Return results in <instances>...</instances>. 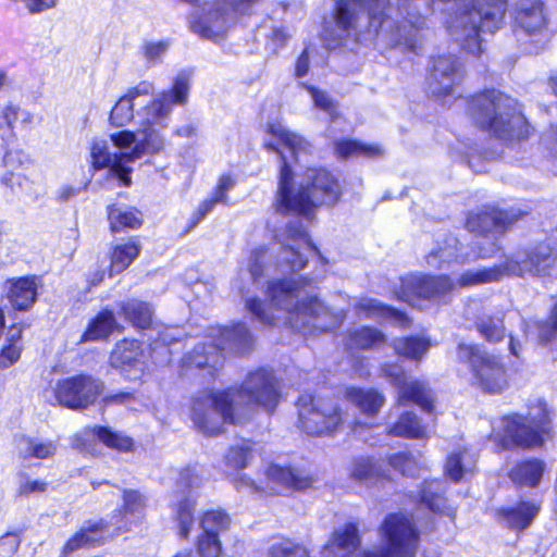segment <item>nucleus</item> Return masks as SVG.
<instances>
[{
  "mask_svg": "<svg viewBox=\"0 0 557 557\" xmlns=\"http://www.w3.org/2000/svg\"><path fill=\"white\" fill-rule=\"evenodd\" d=\"M268 150L280 154L282 166L275 197L276 211L308 214L320 206H334L341 197L338 181L325 169L306 166L311 145L281 123L268 126Z\"/></svg>",
  "mask_w": 557,
  "mask_h": 557,
  "instance_id": "f257e3e1",
  "label": "nucleus"
},
{
  "mask_svg": "<svg viewBox=\"0 0 557 557\" xmlns=\"http://www.w3.org/2000/svg\"><path fill=\"white\" fill-rule=\"evenodd\" d=\"M505 274L523 276H557V256H553L546 245H540L531 251H518L504 264L462 273L454 283L447 275L410 274L401 278L397 298L412 307L423 308V302L440 304L457 286L472 287L499 281Z\"/></svg>",
  "mask_w": 557,
  "mask_h": 557,
  "instance_id": "f03ea898",
  "label": "nucleus"
},
{
  "mask_svg": "<svg viewBox=\"0 0 557 557\" xmlns=\"http://www.w3.org/2000/svg\"><path fill=\"white\" fill-rule=\"evenodd\" d=\"M306 287L305 277L273 280L267 288L270 302L265 305L258 298H247L246 309L263 324L284 320L305 335L338 329L346 318V310L327 307L317 296L309 295Z\"/></svg>",
  "mask_w": 557,
  "mask_h": 557,
  "instance_id": "7ed1b4c3",
  "label": "nucleus"
},
{
  "mask_svg": "<svg viewBox=\"0 0 557 557\" xmlns=\"http://www.w3.org/2000/svg\"><path fill=\"white\" fill-rule=\"evenodd\" d=\"M276 380L264 369L247 375L238 389L222 392L202 391L190 399L189 418L198 432L205 436H216L226 424L242 422V406L260 407L272 411L278 403Z\"/></svg>",
  "mask_w": 557,
  "mask_h": 557,
  "instance_id": "20e7f679",
  "label": "nucleus"
},
{
  "mask_svg": "<svg viewBox=\"0 0 557 557\" xmlns=\"http://www.w3.org/2000/svg\"><path fill=\"white\" fill-rule=\"evenodd\" d=\"M190 89V76L181 72L174 78L171 89L158 94L153 100L137 111V124L141 139L129 152L133 162L145 153H158L165 145L162 131L168 126L173 106H183L187 102Z\"/></svg>",
  "mask_w": 557,
  "mask_h": 557,
  "instance_id": "39448f33",
  "label": "nucleus"
},
{
  "mask_svg": "<svg viewBox=\"0 0 557 557\" xmlns=\"http://www.w3.org/2000/svg\"><path fill=\"white\" fill-rule=\"evenodd\" d=\"M468 114L480 128L505 140H520L529 136L530 126L517 101L496 89L474 95L468 102Z\"/></svg>",
  "mask_w": 557,
  "mask_h": 557,
  "instance_id": "423d86ee",
  "label": "nucleus"
},
{
  "mask_svg": "<svg viewBox=\"0 0 557 557\" xmlns=\"http://www.w3.org/2000/svg\"><path fill=\"white\" fill-rule=\"evenodd\" d=\"M207 338L208 342L197 345L191 352L184 357L183 367L206 370L210 376H213L222 366V351L246 354L251 349L253 343L252 335L244 323L224 327L213 326Z\"/></svg>",
  "mask_w": 557,
  "mask_h": 557,
  "instance_id": "0eeeda50",
  "label": "nucleus"
},
{
  "mask_svg": "<svg viewBox=\"0 0 557 557\" xmlns=\"http://www.w3.org/2000/svg\"><path fill=\"white\" fill-rule=\"evenodd\" d=\"M548 411L546 404L539 399L530 407L528 417L521 414L506 416L492 424L491 438L503 448L512 445L536 447L543 443L547 432Z\"/></svg>",
  "mask_w": 557,
  "mask_h": 557,
  "instance_id": "6e6552de",
  "label": "nucleus"
},
{
  "mask_svg": "<svg viewBox=\"0 0 557 557\" xmlns=\"http://www.w3.org/2000/svg\"><path fill=\"white\" fill-rule=\"evenodd\" d=\"M360 547L358 525L352 522L336 528L320 552V557H356ZM267 557H310L302 545L290 540L274 541L267 549Z\"/></svg>",
  "mask_w": 557,
  "mask_h": 557,
  "instance_id": "1a4fd4ad",
  "label": "nucleus"
},
{
  "mask_svg": "<svg viewBox=\"0 0 557 557\" xmlns=\"http://www.w3.org/2000/svg\"><path fill=\"white\" fill-rule=\"evenodd\" d=\"M457 358L470 366L473 384L484 392L500 393L508 386L506 369L499 357L482 350L478 345L459 343Z\"/></svg>",
  "mask_w": 557,
  "mask_h": 557,
  "instance_id": "9d476101",
  "label": "nucleus"
},
{
  "mask_svg": "<svg viewBox=\"0 0 557 557\" xmlns=\"http://www.w3.org/2000/svg\"><path fill=\"white\" fill-rule=\"evenodd\" d=\"M103 385L90 375L78 374L50 382L42 397L51 405L69 409H85L92 405L102 393Z\"/></svg>",
  "mask_w": 557,
  "mask_h": 557,
  "instance_id": "9b49d317",
  "label": "nucleus"
},
{
  "mask_svg": "<svg viewBox=\"0 0 557 557\" xmlns=\"http://www.w3.org/2000/svg\"><path fill=\"white\" fill-rule=\"evenodd\" d=\"M524 214H528V211L515 209L500 211L494 207H485L478 212H471L467 219L466 226L469 232L483 236L482 242L478 243L479 251L476 257H493L499 250L495 239L504 234L505 228L509 224Z\"/></svg>",
  "mask_w": 557,
  "mask_h": 557,
  "instance_id": "f8f14e48",
  "label": "nucleus"
},
{
  "mask_svg": "<svg viewBox=\"0 0 557 557\" xmlns=\"http://www.w3.org/2000/svg\"><path fill=\"white\" fill-rule=\"evenodd\" d=\"M202 480L194 468L183 469L171 502L172 519L181 539H188L195 524L198 490Z\"/></svg>",
  "mask_w": 557,
  "mask_h": 557,
  "instance_id": "ddd939ff",
  "label": "nucleus"
},
{
  "mask_svg": "<svg viewBox=\"0 0 557 557\" xmlns=\"http://www.w3.org/2000/svg\"><path fill=\"white\" fill-rule=\"evenodd\" d=\"M381 534L385 548L377 552H364L361 557H414L419 543V534L406 516L392 513L382 525Z\"/></svg>",
  "mask_w": 557,
  "mask_h": 557,
  "instance_id": "4468645a",
  "label": "nucleus"
},
{
  "mask_svg": "<svg viewBox=\"0 0 557 557\" xmlns=\"http://www.w3.org/2000/svg\"><path fill=\"white\" fill-rule=\"evenodd\" d=\"M299 426L309 435L330 434L346 420L332 399L301 395L297 403Z\"/></svg>",
  "mask_w": 557,
  "mask_h": 557,
  "instance_id": "2eb2a0df",
  "label": "nucleus"
},
{
  "mask_svg": "<svg viewBox=\"0 0 557 557\" xmlns=\"http://www.w3.org/2000/svg\"><path fill=\"white\" fill-rule=\"evenodd\" d=\"M515 32L530 37L529 53L537 54L552 38L548 17L541 0H520L515 11Z\"/></svg>",
  "mask_w": 557,
  "mask_h": 557,
  "instance_id": "dca6fc26",
  "label": "nucleus"
},
{
  "mask_svg": "<svg viewBox=\"0 0 557 557\" xmlns=\"http://www.w3.org/2000/svg\"><path fill=\"white\" fill-rule=\"evenodd\" d=\"M277 238L282 244V249L274 267L281 273L302 270L307 263L308 252L319 255L299 221L289 223L284 233L277 235Z\"/></svg>",
  "mask_w": 557,
  "mask_h": 557,
  "instance_id": "f3484780",
  "label": "nucleus"
},
{
  "mask_svg": "<svg viewBox=\"0 0 557 557\" xmlns=\"http://www.w3.org/2000/svg\"><path fill=\"white\" fill-rule=\"evenodd\" d=\"M384 376L389 382L398 387V404L405 405L412 401L417 404L422 410L432 412L433 397L426 384L421 381H406V375L401 366L399 364H385L382 369Z\"/></svg>",
  "mask_w": 557,
  "mask_h": 557,
  "instance_id": "a211bd4d",
  "label": "nucleus"
},
{
  "mask_svg": "<svg viewBox=\"0 0 557 557\" xmlns=\"http://www.w3.org/2000/svg\"><path fill=\"white\" fill-rule=\"evenodd\" d=\"M129 152L112 151V147L106 139H94L90 146L91 165L95 170L109 168L110 171L123 183L131 185L129 164L133 159L128 158Z\"/></svg>",
  "mask_w": 557,
  "mask_h": 557,
  "instance_id": "6ab92c4d",
  "label": "nucleus"
},
{
  "mask_svg": "<svg viewBox=\"0 0 557 557\" xmlns=\"http://www.w3.org/2000/svg\"><path fill=\"white\" fill-rule=\"evenodd\" d=\"M146 352L140 342L122 339L110 355V364L129 380L139 379L146 368Z\"/></svg>",
  "mask_w": 557,
  "mask_h": 557,
  "instance_id": "aec40b11",
  "label": "nucleus"
},
{
  "mask_svg": "<svg viewBox=\"0 0 557 557\" xmlns=\"http://www.w3.org/2000/svg\"><path fill=\"white\" fill-rule=\"evenodd\" d=\"M462 75L458 60L453 55H441L433 62L429 78V89L432 96L446 97L461 82Z\"/></svg>",
  "mask_w": 557,
  "mask_h": 557,
  "instance_id": "412c9836",
  "label": "nucleus"
},
{
  "mask_svg": "<svg viewBox=\"0 0 557 557\" xmlns=\"http://www.w3.org/2000/svg\"><path fill=\"white\" fill-rule=\"evenodd\" d=\"M227 27V18L220 8L208 12L197 11L189 16V28L205 39L219 40Z\"/></svg>",
  "mask_w": 557,
  "mask_h": 557,
  "instance_id": "4be33fe9",
  "label": "nucleus"
},
{
  "mask_svg": "<svg viewBox=\"0 0 557 557\" xmlns=\"http://www.w3.org/2000/svg\"><path fill=\"white\" fill-rule=\"evenodd\" d=\"M146 497L137 490H123L122 506L115 522L119 531H128L138 525L145 518Z\"/></svg>",
  "mask_w": 557,
  "mask_h": 557,
  "instance_id": "5701e85b",
  "label": "nucleus"
},
{
  "mask_svg": "<svg viewBox=\"0 0 557 557\" xmlns=\"http://www.w3.org/2000/svg\"><path fill=\"white\" fill-rule=\"evenodd\" d=\"M268 488L272 493H282L288 490H305L311 485V479L298 470L289 467L271 465L265 471Z\"/></svg>",
  "mask_w": 557,
  "mask_h": 557,
  "instance_id": "b1692460",
  "label": "nucleus"
},
{
  "mask_svg": "<svg viewBox=\"0 0 557 557\" xmlns=\"http://www.w3.org/2000/svg\"><path fill=\"white\" fill-rule=\"evenodd\" d=\"M153 84L147 81L140 82L135 87L127 90L112 108L110 112V122L116 127L128 124L134 119V101L140 96H147L153 92Z\"/></svg>",
  "mask_w": 557,
  "mask_h": 557,
  "instance_id": "393cba45",
  "label": "nucleus"
},
{
  "mask_svg": "<svg viewBox=\"0 0 557 557\" xmlns=\"http://www.w3.org/2000/svg\"><path fill=\"white\" fill-rule=\"evenodd\" d=\"M7 297L15 310L26 311L37 299L38 283L35 277L25 276L8 280Z\"/></svg>",
  "mask_w": 557,
  "mask_h": 557,
  "instance_id": "a878e982",
  "label": "nucleus"
},
{
  "mask_svg": "<svg viewBox=\"0 0 557 557\" xmlns=\"http://www.w3.org/2000/svg\"><path fill=\"white\" fill-rule=\"evenodd\" d=\"M355 311L360 318L387 320L403 327L410 325V320L405 313L384 305L377 299L361 298L355 305Z\"/></svg>",
  "mask_w": 557,
  "mask_h": 557,
  "instance_id": "bb28decb",
  "label": "nucleus"
},
{
  "mask_svg": "<svg viewBox=\"0 0 557 557\" xmlns=\"http://www.w3.org/2000/svg\"><path fill=\"white\" fill-rule=\"evenodd\" d=\"M4 330V312L0 308V369H8L16 363L21 357L23 349L22 346V326L17 324L11 325L4 337L2 332Z\"/></svg>",
  "mask_w": 557,
  "mask_h": 557,
  "instance_id": "cd10ccee",
  "label": "nucleus"
},
{
  "mask_svg": "<svg viewBox=\"0 0 557 557\" xmlns=\"http://www.w3.org/2000/svg\"><path fill=\"white\" fill-rule=\"evenodd\" d=\"M271 255L268 249L260 247L250 251L245 264L242 265L239 272L240 284L237 286L239 292H244L245 286L242 285L245 275H249L251 282L256 285L260 280L269 274L273 264L270 262Z\"/></svg>",
  "mask_w": 557,
  "mask_h": 557,
  "instance_id": "c85d7f7f",
  "label": "nucleus"
},
{
  "mask_svg": "<svg viewBox=\"0 0 557 557\" xmlns=\"http://www.w3.org/2000/svg\"><path fill=\"white\" fill-rule=\"evenodd\" d=\"M468 260V256L460 253L458 239L451 235L447 236L443 246H438L426 256V262L430 267L444 269L453 263L462 264Z\"/></svg>",
  "mask_w": 557,
  "mask_h": 557,
  "instance_id": "c756f323",
  "label": "nucleus"
},
{
  "mask_svg": "<svg viewBox=\"0 0 557 557\" xmlns=\"http://www.w3.org/2000/svg\"><path fill=\"white\" fill-rule=\"evenodd\" d=\"M540 511V505L533 502H521L511 508L498 511L499 518L511 529L523 530L528 528Z\"/></svg>",
  "mask_w": 557,
  "mask_h": 557,
  "instance_id": "7c9ffc66",
  "label": "nucleus"
},
{
  "mask_svg": "<svg viewBox=\"0 0 557 557\" xmlns=\"http://www.w3.org/2000/svg\"><path fill=\"white\" fill-rule=\"evenodd\" d=\"M345 396L368 417H374L385 401L384 396L374 388L348 387Z\"/></svg>",
  "mask_w": 557,
  "mask_h": 557,
  "instance_id": "2f4dec72",
  "label": "nucleus"
},
{
  "mask_svg": "<svg viewBox=\"0 0 557 557\" xmlns=\"http://www.w3.org/2000/svg\"><path fill=\"white\" fill-rule=\"evenodd\" d=\"M18 456L24 460L32 458L48 459L58 450V443L50 440H40L22 436L16 441Z\"/></svg>",
  "mask_w": 557,
  "mask_h": 557,
  "instance_id": "473e14b6",
  "label": "nucleus"
},
{
  "mask_svg": "<svg viewBox=\"0 0 557 557\" xmlns=\"http://www.w3.org/2000/svg\"><path fill=\"white\" fill-rule=\"evenodd\" d=\"M119 324L111 310L104 309L100 311L87 325L86 331L83 333L81 342H96L109 337Z\"/></svg>",
  "mask_w": 557,
  "mask_h": 557,
  "instance_id": "72a5a7b5",
  "label": "nucleus"
},
{
  "mask_svg": "<svg viewBox=\"0 0 557 557\" xmlns=\"http://www.w3.org/2000/svg\"><path fill=\"white\" fill-rule=\"evenodd\" d=\"M393 348L398 356L418 362L428 354L431 341L424 335H411L394 339Z\"/></svg>",
  "mask_w": 557,
  "mask_h": 557,
  "instance_id": "f704fd0d",
  "label": "nucleus"
},
{
  "mask_svg": "<svg viewBox=\"0 0 557 557\" xmlns=\"http://www.w3.org/2000/svg\"><path fill=\"white\" fill-rule=\"evenodd\" d=\"M102 522L101 523H90L83 525L79 531H77L71 539L65 543L62 555L66 556L72 554L81 548L92 546L96 543H99L102 534Z\"/></svg>",
  "mask_w": 557,
  "mask_h": 557,
  "instance_id": "c9c22d12",
  "label": "nucleus"
},
{
  "mask_svg": "<svg viewBox=\"0 0 557 557\" xmlns=\"http://www.w3.org/2000/svg\"><path fill=\"white\" fill-rule=\"evenodd\" d=\"M388 433L398 437L406 438H428L430 431L426 425L421 424L413 412L403 413L396 423H394Z\"/></svg>",
  "mask_w": 557,
  "mask_h": 557,
  "instance_id": "e433bc0d",
  "label": "nucleus"
},
{
  "mask_svg": "<svg viewBox=\"0 0 557 557\" xmlns=\"http://www.w3.org/2000/svg\"><path fill=\"white\" fill-rule=\"evenodd\" d=\"M386 342V335L371 326H360L351 331L347 338V346L351 349L379 348Z\"/></svg>",
  "mask_w": 557,
  "mask_h": 557,
  "instance_id": "4c0bfd02",
  "label": "nucleus"
},
{
  "mask_svg": "<svg viewBox=\"0 0 557 557\" xmlns=\"http://www.w3.org/2000/svg\"><path fill=\"white\" fill-rule=\"evenodd\" d=\"M475 467V457L468 449L453 451L446 460L445 472L455 482L471 473Z\"/></svg>",
  "mask_w": 557,
  "mask_h": 557,
  "instance_id": "58836bf2",
  "label": "nucleus"
},
{
  "mask_svg": "<svg viewBox=\"0 0 557 557\" xmlns=\"http://www.w3.org/2000/svg\"><path fill=\"white\" fill-rule=\"evenodd\" d=\"M121 313L133 326L146 329L152 322V309L144 301L131 299L120 305Z\"/></svg>",
  "mask_w": 557,
  "mask_h": 557,
  "instance_id": "ea45409f",
  "label": "nucleus"
},
{
  "mask_svg": "<svg viewBox=\"0 0 557 557\" xmlns=\"http://www.w3.org/2000/svg\"><path fill=\"white\" fill-rule=\"evenodd\" d=\"M232 519L230 515L222 509H210L205 511L199 518L200 532L223 536L231 528Z\"/></svg>",
  "mask_w": 557,
  "mask_h": 557,
  "instance_id": "a19ab883",
  "label": "nucleus"
},
{
  "mask_svg": "<svg viewBox=\"0 0 557 557\" xmlns=\"http://www.w3.org/2000/svg\"><path fill=\"white\" fill-rule=\"evenodd\" d=\"M544 472V463L540 460H527L518 463L509 473L510 479L518 485L535 486Z\"/></svg>",
  "mask_w": 557,
  "mask_h": 557,
  "instance_id": "79ce46f5",
  "label": "nucleus"
},
{
  "mask_svg": "<svg viewBox=\"0 0 557 557\" xmlns=\"http://www.w3.org/2000/svg\"><path fill=\"white\" fill-rule=\"evenodd\" d=\"M85 433L92 434L103 445L117 451H132L134 447V442L131 437L122 433L114 432L107 426H94L90 430H86Z\"/></svg>",
  "mask_w": 557,
  "mask_h": 557,
  "instance_id": "37998d69",
  "label": "nucleus"
},
{
  "mask_svg": "<svg viewBox=\"0 0 557 557\" xmlns=\"http://www.w3.org/2000/svg\"><path fill=\"white\" fill-rule=\"evenodd\" d=\"M419 499L422 505L433 512L453 515V509L446 507V499L442 495V483L437 480L425 482L419 494Z\"/></svg>",
  "mask_w": 557,
  "mask_h": 557,
  "instance_id": "c03bdc74",
  "label": "nucleus"
},
{
  "mask_svg": "<svg viewBox=\"0 0 557 557\" xmlns=\"http://www.w3.org/2000/svg\"><path fill=\"white\" fill-rule=\"evenodd\" d=\"M138 253L139 246L134 240L116 245L111 253L110 275L119 274L126 270L137 258Z\"/></svg>",
  "mask_w": 557,
  "mask_h": 557,
  "instance_id": "a18cd8bd",
  "label": "nucleus"
},
{
  "mask_svg": "<svg viewBox=\"0 0 557 557\" xmlns=\"http://www.w3.org/2000/svg\"><path fill=\"white\" fill-rule=\"evenodd\" d=\"M108 219L113 233L121 232L124 228H138L141 225L139 212L117 206L108 208Z\"/></svg>",
  "mask_w": 557,
  "mask_h": 557,
  "instance_id": "49530a36",
  "label": "nucleus"
},
{
  "mask_svg": "<svg viewBox=\"0 0 557 557\" xmlns=\"http://www.w3.org/2000/svg\"><path fill=\"white\" fill-rule=\"evenodd\" d=\"M336 152L341 158H377L383 154V149L379 145L364 144L357 140H342L336 143Z\"/></svg>",
  "mask_w": 557,
  "mask_h": 557,
  "instance_id": "de8ad7c7",
  "label": "nucleus"
},
{
  "mask_svg": "<svg viewBox=\"0 0 557 557\" xmlns=\"http://www.w3.org/2000/svg\"><path fill=\"white\" fill-rule=\"evenodd\" d=\"M1 113L11 132L15 129L28 132L34 124V115L29 111L21 109L17 104H7Z\"/></svg>",
  "mask_w": 557,
  "mask_h": 557,
  "instance_id": "09e8293b",
  "label": "nucleus"
},
{
  "mask_svg": "<svg viewBox=\"0 0 557 557\" xmlns=\"http://www.w3.org/2000/svg\"><path fill=\"white\" fill-rule=\"evenodd\" d=\"M252 457V443L240 440L232 445L225 455L226 466L234 470H242L247 467Z\"/></svg>",
  "mask_w": 557,
  "mask_h": 557,
  "instance_id": "8fccbe9b",
  "label": "nucleus"
},
{
  "mask_svg": "<svg viewBox=\"0 0 557 557\" xmlns=\"http://www.w3.org/2000/svg\"><path fill=\"white\" fill-rule=\"evenodd\" d=\"M476 330L490 343L500 342L505 337L503 317L499 315H483L476 321Z\"/></svg>",
  "mask_w": 557,
  "mask_h": 557,
  "instance_id": "3c124183",
  "label": "nucleus"
},
{
  "mask_svg": "<svg viewBox=\"0 0 557 557\" xmlns=\"http://www.w3.org/2000/svg\"><path fill=\"white\" fill-rule=\"evenodd\" d=\"M354 480L367 485L375 483L380 478L379 468L368 458L356 459L350 469Z\"/></svg>",
  "mask_w": 557,
  "mask_h": 557,
  "instance_id": "603ef678",
  "label": "nucleus"
},
{
  "mask_svg": "<svg viewBox=\"0 0 557 557\" xmlns=\"http://www.w3.org/2000/svg\"><path fill=\"white\" fill-rule=\"evenodd\" d=\"M196 549L199 557H221L222 541L215 535L200 532L197 536Z\"/></svg>",
  "mask_w": 557,
  "mask_h": 557,
  "instance_id": "864d4df0",
  "label": "nucleus"
},
{
  "mask_svg": "<svg viewBox=\"0 0 557 557\" xmlns=\"http://www.w3.org/2000/svg\"><path fill=\"white\" fill-rule=\"evenodd\" d=\"M170 46L171 41L169 39H163L158 41H146L141 49L147 62L157 64L162 61Z\"/></svg>",
  "mask_w": 557,
  "mask_h": 557,
  "instance_id": "5fc2aeb1",
  "label": "nucleus"
},
{
  "mask_svg": "<svg viewBox=\"0 0 557 557\" xmlns=\"http://www.w3.org/2000/svg\"><path fill=\"white\" fill-rule=\"evenodd\" d=\"M389 463L404 475L414 476L420 470L416 459L406 453H398L391 456Z\"/></svg>",
  "mask_w": 557,
  "mask_h": 557,
  "instance_id": "6e6d98bb",
  "label": "nucleus"
},
{
  "mask_svg": "<svg viewBox=\"0 0 557 557\" xmlns=\"http://www.w3.org/2000/svg\"><path fill=\"white\" fill-rule=\"evenodd\" d=\"M18 486L17 495L28 497L32 494H39L46 492L48 483L42 480L32 479L25 473H20L17 476Z\"/></svg>",
  "mask_w": 557,
  "mask_h": 557,
  "instance_id": "4d7b16f0",
  "label": "nucleus"
},
{
  "mask_svg": "<svg viewBox=\"0 0 557 557\" xmlns=\"http://www.w3.org/2000/svg\"><path fill=\"white\" fill-rule=\"evenodd\" d=\"M308 92L310 94L312 101L314 103V107L317 109H320L324 112H326L333 120V122L336 121V107L333 102V100L329 97V95L322 90H319L314 88L313 86H304Z\"/></svg>",
  "mask_w": 557,
  "mask_h": 557,
  "instance_id": "13d9d810",
  "label": "nucleus"
},
{
  "mask_svg": "<svg viewBox=\"0 0 557 557\" xmlns=\"http://www.w3.org/2000/svg\"><path fill=\"white\" fill-rule=\"evenodd\" d=\"M533 327L536 329L537 337L542 343L548 342L557 333V305L554 306L550 315L546 321L536 322Z\"/></svg>",
  "mask_w": 557,
  "mask_h": 557,
  "instance_id": "bf43d9fd",
  "label": "nucleus"
},
{
  "mask_svg": "<svg viewBox=\"0 0 557 557\" xmlns=\"http://www.w3.org/2000/svg\"><path fill=\"white\" fill-rule=\"evenodd\" d=\"M112 147L117 152H131L133 147L138 143L136 135L131 131H120L110 135Z\"/></svg>",
  "mask_w": 557,
  "mask_h": 557,
  "instance_id": "052dcab7",
  "label": "nucleus"
},
{
  "mask_svg": "<svg viewBox=\"0 0 557 557\" xmlns=\"http://www.w3.org/2000/svg\"><path fill=\"white\" fill-rule=\"evenodd\" d=\"M3 163L9 170H17L29 163V157L22 149H11L5 152Z\"/></svg>",
  "mask_w": 557,
  "mask_h": 557,
  "instance_id": "680f3d73",
  "label": "nucleus"
},
{
  "mask_svg": "<svg viewBox=\"0 0 557 557\" xmlns=\"http://www.w3.org/2000/svg\"><path fill=\"white\" fill-rule=\"evenodd\" d=\"M218 203L222 202L213 195L203 200L191 216V226H196L200 223Z\"/></svg>",
  "mask_w": 557,
  "mask_h": 557,
  "instance_id": "e2e57ef3",
  "label": "nucleus"
},
{
  "mask_svg": "<svg viewBox=\"0 0 557 557\" xmlns=\"http://www.w3.org/2000/svg\"><path fill=\"white\" fill-rule=\"evenodd\" d=\"M234 185L235 181L230 174L222 175L212 195L222 203H225L227 201L226 194L234 187Z\"/></svg>",
  "mask_w": 557,
  "mask_h": 557,
  "instance_id": "0e129e2a",
  "label": "nucleus"
},
{
  "mask_svg": "<svg viewBox=\"0 0 557 557\" xmlns=\"http://www.w3.org/2000/svg\"><path fill=\"white\" fill-rule=\"evenodd\" d=\"M81 189L72 185H62L55 193V199L60 202H65L76 197Z\"/></svg>",
  "mask_w": 557,
  "mask_h": 557,
  "instance_id": "69168bd1",
  "label": "nucleus"
},
{
  "mask_svg": "<svg viewBox=\"0 0 557 557\" xmlns=\"http://www.w3.org/2000/svg\"><path fill=\"white\" fill-rule=\"evenodd\" d=\"M235 487L238 491H247L249 493L259 492L260 487L256 484L253 480L247 478L246 475H240L234 481Z\"/></svg>",
  "mask_w": 557,
  "mask_h": 557,
  "instance_id": "338daca9",
  "label": "nucleus"
},
{
  "mask_svg": "<svg viewBox=\"0 0 557 557\" xmlns=\"http://www.w3.org/2000/svg\"><path fill=\"white\" fill-rule=\"evenodd\" d=\"M182 335V331L178 327H164L159 335V339L164 345H171Z\"/></svg>",
  "mask_w": 557,
  "mask_h": 557,
  "instance_id": "774afa93",
  "label": "nucleus"
}]
</instances>
